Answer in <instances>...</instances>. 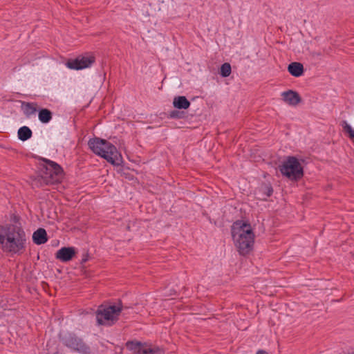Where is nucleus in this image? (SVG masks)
<instances>
[{
    "label": "nucleus",
    "instance_id": "nucleus-14",
    "mask_svg": "<svg viewBox=\"0 0 354 354\" xmlns=\"http://www.w3.org/2000/svg\"><path fill=\"white\" fill-rule=\"evenodd\" d=\"M288 71L294 77H300L304 71V66L299 62H292L288 66Z\"/></svg>",
    "mask_w": 354,
    "mask_h": 354
},
{
    "label": "nucleus",
    "instance_id": "nucleus-3",
    "mask_svg": "<svg viewBox=\"0 0 354 354\" xmlns=\"http://www.w3.org/2000/svg\"><path fill=\"white\" fill-rule=\"evenodd\" d=\"M44 164L41 165L39 174L32 179V186L53 185L61 181L63 178V169L55 162L42 158Z\"/></svg>",
    "mask_w": 354,
    "mask_h": 354
},
{
    "label": "nucleus",
    "instance_id": "nucleus-12",
    "mask_svg": "<svg viewBox=\"0 0 354 354\" xmlns=\"http://www.w3.org/2000/svg\"><path fill=\"white\" fill-rule=\"evenodd\" d=\"M281 95L283 101L291 106H296L301 101V98L299 93L292 90H288L283 92Z\"/></svg>",
    "mask_w": 354,
    "mask_h": 354
},
{
    "label": "nucleus",
    "instance_id": "nucleus-1",
    "mask_svg": "<svg viewBox=\"0 0 354 354\" xmlns=\"http://www.w3.org/2000/svg\"><path fill=\"white\" fill-rule=\"evenodd\" d=\"M26 236L19 223L0 227V245L4 252L22 254L26 249Z\"/></svg>",
    "mask_w": 354,
    "mask_h": 354
},
{
    "label": "nucleus",
    "instance_id": "nucleus-11",
    "mask_svg": "<svg viewBox=\"0 0 354 354\" xmlns=\"http://www.w3.org/2000/svg\"><path fill=\"white\" fill-rule=\"evenodd\" d=\"M76 254V250L73 247H63L56 252V259L62 262L71 261Z\"/></svg>",
    "mask_w": 354,
    "mask_h": 354
},
{
    "label": "nucleus",
    "instance_id": "nucleus-24",
    "mask_svg": "<svg viewBox=\"0 0 354 354\" xmlns=\"http://www.w3.org/2000/svg\"><path fill=\"white\" fill-rule=\"evenodd\" d=\"M54 354H59L58 353H54Z\"/></svg>",
    "mask_w": 354,
    "mask_h": 354
},
{
    "label": "nucleus",
    "instance_id": "nucleus-2",
    "mask_svg": "<svg viewBox=\"0 0 354 354\" xmlns=\"http://www.w3.org/2000/svg\"><path fill=\"white\" fill-rule=\"evenodd\" d=\"M231 234L240 254L246 255L252 250L255 240L254 228L248 219L234 221L231 226Z\"/></svg>",
    "mask_w": 354,
    "mask_h": 354
},
{
    "label": "nucleus",
    "instance_id": "nucleus-9",
    "mask_svg": "<svg viewBox=\"0 0 354 354\" xmlns=\"http://www.w3.org/2000/svg\"><path fill=\"white\" fill-rule=\"evenodd\" d=\"M106 144L105 147H102V151L105 154L102 158L113 165H120L122 163L121 154L113 145L108 141H106Z\"/></svg>",
    "mask_w": 354,
    "mask_h": 354
},
{
    "label": "nucleus",
    "instance_id": "nucleus-20",
    "mask_svg": "<svg viewBox=\"0 0 354 354\" xmlns=\"http://www.w3.org/2000/svg\"><path fill=\"white\" fill-rule=\"evenodd\" d=\"M342 126L344 130L348 133L350 139L354 140V129L346 121H342Z\"/></svg>",
    "mask_w": 354,
    "mask_h": 354
},
{
    "label": "nucleus",
    "instance_id": "nucleus-8",
    "mask_svg": "<svg viewBox=\"0 0 354 354\" xmlns=\"http://www.w3.org/2000/svg\"><path fill=\"white\" fill-rule=\"evenodd\" d=\"M94 62V56H79L74 59H68L66 66L70 69L82 70L90 67Z\"/></svg>",
    "mask_w": 354,
    "mask_h": 354
},
{
    "label": "nucleus",
    "instance_id": "nucleus-23",
    "mask_svg": "<svg viewBox=\"0 0 354 354\" xmlns=\"http://www.w3.org/2000/svg\"><path fill=\"white\" fill-rule=\"evenodd\" d=\"M256 354H268V353L263 350H259Z\"/></svg>",
    "mask_w": 354,
    "mask_h": 354
},
{
    "label": "nucleus",
    "instance_id": "nucleus-10",
    "mask_svg": "<svg viewBox=\"0 0 354 354\" xmlns=\"http://www.w3.org/2000/svg\"><path fill=\"white\" fill-rule=\"evenodd\" d=\"M88 145L93 153L101 157L104 156L105 154L104 151H102V147H105L106 146V145H107L106 140L95 138L91 139Z\"/></svg>",
    "mask_w": 354,
    "mask_h": 354
},
{
    "label": "nucleus",
    "instance_id": "nucleus-16",
    "mask_svg": "<svg viewBox=\"0 0 354 354\" xmlns=\"http://www.w3.org/2000/svg\"><path fill=\"white\" fill-rule=\"evenodd\" d=\"M24 113L27 118H30L37 111V104L33 102H23Z\"/></svg>",
    "mask_w": 354,
    "mask_h": 354
},
{
    "label": "nucleus",
    "instance_id": "nucleus-15",
    "mask_svg": "<svg viewBox=\"0 0 354 354\" xmlns=\"http://www.w3.org/2000/svg\"><path fill=\"white\" fill-rule=\"evenodd\" d=\"M173 105L178 109H187L189 107L190 102L185 96H178L174 97Z\"/></svg>",
    "mask_w": 354,
    "mask_h": 354
},
{
    "label": "nucleus",
    "instance_id": "nucleus-13",
    "mask_svg": "<svg viewBox=\"0 0 354 354\" xmlns=\"http://www.w3.org/2000/svg\"><path fill=\"white\" fill-rule=\"evenodd\" d=\"M33 242L37 245H41L48 241L47 234L44 229L39 228L32 234Z\"/></svg>",
    "mask_w": 354,
    "mask_h": 354
},
{
    "label": "nucleus",
    "instance_id": "nucleus-22",
    "mask_svg": "<svg viewBox=\"0 0 354 354\" xmlns=\"http://www.w3.org/2000/svg\"><path fill=\"white\" fill-rule=\"evenodd\" d=\"M263 190L266 194V196L268 197H270L271 196L272 192H273V189H272V187L270 186V185H264L263 186Z\"/></svg>",
    "mask_w": 354,
    "mask_h": 354
},
{
    "label": "nucleus",
    "instance_id": "nucleus-17",
    "mask_svg": "<svg viewBox=\"0 0 354 354\" xmlns=\"http://www.w3.org/2000/svg\"><path fill=\"white\" fill-rule=\"evenodd\" d=\"M17 133L19 139L22 141H26L30 139L32 135L31 129L26 126L19 128Z\"/></svg>",
    "mask_w": 354,
    "mask_h": 354
},
{
    "label": "nucleus",
    "instance_id": "nucleus-21",
    "mask_svg": "<svg viewBox=\"0 0 354 354\" xmlns=\"http://www.w3.org/2000/svg\"><path fill=\"white\" fill-rule=\"evenodd\" d=\"M170 117L172 118H182L184 116V113L180 111H173L169 114Z\"/></svg>",
    "mask_w": 354,
    "mask_h": 354
},
{
    "label": "nucleus",
    "instance_id": "nucleus-7",
    "mask_svg": "<svg viewBox=\"0 0 354 354\" xmlns=\"http://www.w3.org/2000/svg\"><path fill=\"white\" fill-rule=\"evenodd\" d=\"M127 347L136 354H165V350L147 343L131 342L127 344Z\"/></svg>",
    "mask_w": 354,
    "mask_h": 354
},
{
    "label": "nucleus",
    "instance_id": "nucleus-6",
    "mask_svg": "<svg viewBox=\"0 0 354 354\" xmlns=\"http://www.w3.org/2000/svg\"><path fill=\"white\" fill-rule=\"evenodd\" d=\"M62 343L72 351L83 354L89 353V347L87 346L82 339L72 333L60 335Z\"/></svg>",
    "mask_w": 354,
    "mask_h": 354
},
{
    "label": "nucleus",
    "instance_id": "nucleus-19",
    "mask_svg": "<svg viewBox=\"0 0 354 354\" xmlns=\"http://www.w3.org/2000/svg\"><path fill=\"white\" fill-rule=\"evenodd\" d=\"M232 68L229 63H224L221 66L220 74L223 77H227L231 74Z\"/></svg>",
    "mask_w": 354,
    "mask_h": 354
},
{
    "label": "nucleus",
    "instance_id": "nucleus-5",
    "mask_svg": "<svg viewBox=\"0 0 354 354\" xmlns=\"http://www.w3.org/2000/svg\"><path fill=\"white\" fill-rule=\"evenodd\" d=\"M281 174L291 180L300 179L303 175V168L298 159L294 156H289L280 166Z\"/></svg>",
    "mask_w": 354,
    "mask_h": 354
},
{
    "label": "nucleus",
    "instance_id": "nucleus-4",
    "mask_svg": "<svg viewBox=\"0 0 354 354\" xmlns=\"http://www.w3.org/2000/svg\"><path fill=\"white\" fill-rule=\"evenodd\" d=\"M122 311V305L100 306L96 313V319L99 324L111 325L118 319Z\"/></svg>",
    "mask_w": 354,
    "mask_h": 354
},
{
    "label": "nucleus",
    "instance_id": "nucleus-18",
    "mask_svg": "<svg viewBox=\"0 0 354 354\" xmlns=\"http://www.w3.org/2000/svg\"><path fill=\"white\" fill-rule=\"evenodd\" d=\"M52 115H53L52 112L50 110H48L47 109H41L39 111L38 117H39V120L42 123H48L51 120Z\"/></svg>",
    "mask_w": 354,
    "mask_h": 354
}]
</instances>
